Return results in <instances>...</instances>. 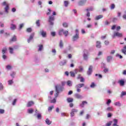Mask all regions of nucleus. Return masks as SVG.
I'll return each mask as SVG.
<instances>
[{"mask_svg":"<svg viewBox=\"0 0 126 126\" xmlns=\"http://www.w3.org/2000/svg\"><path fill=\"white\" fill-rule=\"evenodd\" d=\"M78 39H79V32L78 30H76L75 34L72 36V40L73 42H75L77 41Z\"/></svg>","mask_w":126,"mask_h":126,"instance_id":"f257e3e1","label":"nucleus"},{"mask_svg":"<svg viewBox=\"0 0 126 126\" xmlns=\"http://www.w3.org/2000/svg\"><path fill=\"white\" fill-rule=\"evenodd\" d=\"M55 21V17L53 16H50L49 17V22L50 25H54V21Z\"/></svg>","mask_w":126,"mask_h":126,"instance_id":"f03ea898","label":"nucleus"},{"mask_svg":"<svg viewBox=\"0 0 126 126\" xmlns=\"http://www.w3.org/2000/svg\"><path fill=\"white\" fill-rule=\"evenodd\" d=\"M2 5H5L6 7H5V12L8 13V9H9V6L8 5V3L6 1H4L2 2Z\"/></svg>","mask_w":126,"mask_h":126,"instance_id":"7ed1b4c3","label":"nucleus"},{"mask_svg":"<svg viewBox=\"0 0 126 126\" xmlns=\"http://www.w3.org/2000/svg\"><path fill=\"white\" fill-rule=\"evenodd\" d=\"M115 37H123V34L121 33H120L119 32H115L114 33V34L112 35V38H115Z\"/></svg>","mask_w":126,"mask_h":126,"instance_id":"20e7f679","label":"nucleus"},{"mask_svg":"<svg viewBox=\"0 0 126 126\" xmlns=\"http://www.w3.org/2000/svg\"><path fill=\"white\" fill-rule=\"evenodd\" d=\"M84 53L83 55L84 59L85 61H87V60H88V51L86 50H84Z\"/></svg>","mask_w":126,"mask_h":126,"instance_id":"39448f33","label":"nucleus"},{"mask_svg":"<svg viewBox=\"0 0 126 126\" xmlns=\"http://www.w3.org/2000/svg\"><path fill=\"white\" fill-rule=\"evenodd\" d=\"M87 1V0H81L78 2V4L80 6H83V5H84L86 3Z\"/></svg>","mask_w":126,"mask_h":126,"instance_id":"423d86ee","label":"nucleus"},{"mask_svg":"<svg viewBox=\"0 0 126 126\" xmlns=\"http://www.w3.org/2000/svg\"><path fill=\"white\" fill-rule=\"evenodd\" d=\"M77 112H78V110L77 109L73 108L71 111L70 117H74V114H75V113H77Z\"/></svg>","mask_w":126,"mask_h":126,"instance_id":"0eeeda50","label":"nucleus"},{"mask_svg":"<svg viewBox=\"0 0 126 126\" xmlns=\"http://www.w3.org/2000/svg\"><path fill=\"white\" fill-rule=\"evenodd\" d=\"M56 87H57V89L59 91V93L60 92H63V87H62L60 85L56 86L55 89H56Z\"/></svg>","mask_w":126,"mask_h":126,"instance_id":"6e6552de","label":"nucleus"},{"mask_svg":"<svg viewBox=\"0 0 126 126\" xmlns=\"http://www.w3.org/2000/svg\"><path fill=\"white\" fill-rule=\"evenodd\" d=\"M39 34L43 37L45 38L46 37V36H47V32H45L44 30H40L39 32Z\"/></svg>","mask_w":126,"mask_h":126,"instance_id":"1a4fd4ad","label":"nucleus"},{"mask_svg":"<svg viewBox=\"0 0 126 126\" xmlns=\"http://www.w3.org/2000/svg\"><path fill=\"white\" fill-rule=\"evenodd\" d=\"M34 36H35V33L32 32L29 38L28 39V42L29 43H30L31 41L33 39V38H34Z\"/></svg>","mask_w":126,"mask_h":126,"instance_id":"9d476101","label":"nucleus"},{"mask_svg":"<svg viewBox=\"0 0 126 126\" xmlns=\"http://www.w3.org/2000/svg\"><path fill=\"white\" fill-rule=\"evenodd\" d=\"M93 68V67L92 65L90 66V67L89 68V70L87 72V73H88V75H90L92 73Z\"/></svg>","mask_w":126,"mask_h":126,"instance_id":"9b49d317","label":"nucleus"},{"mask_svg":"<svg viewBox=\"0 0 126 126\" xmlns=\"http://www.w3.org/2000/svg\"><path fill=\"white\" fill-rule=\"evenodd\" d=\"M74 96L77 99H82V98H83V96H82V95H80L79 94H75Z\"/></svg>","mask_w":126,"mask_h":126,"instance_id":"f8f14e48","label":"nucleus"},{"mask_svg":"<svg viewBox=\"0 0 126 126\" xmlns=\"http://www.w3.org/2000/svg\"><path fill=\"white\" fill-rule=\"evenodd\" d=\"M85 84L84 83H81L77 84L75 86V88H81L84 86Z\"/></svg>","mask_w":126,"mask_h":126,"instance_id":"ddd939ff","label":"nucleus"},{"mask_svg":"<svg viewBox=\"0 0 126 126\" xmlns=\"http://www.w3.org/2000/svg\"><path fill=\"white\" fill-rule=\"evenodd\" d=\"M56 93L54 94V96L55 98H57L58 96H59V94H60V91L58 90V87H56Z\"/></svg>","mask_w":126,"mask_h":126,"instance_id":"4468645a","label":"nucleus"},{"mask_svg":"<svg viewBox=\"0 0 126 126\" xmlns=\"http://www.w3.org/2000/svg\"><path fill=\"white\" fill-rule=\"evenodd\" d=\"M96 48L100 49V48H101V42L97 41L96 42Z\"/></svg>","mask_w":126,"mask_h":126,"instance_id":"2eb2a0df","label":"nucleus"},{"mask_svg":"<svg viewBox=\"0 0 126 126\" xmlns=\"http://www.w3.org/2000/svg\"><path fill=\"white\" fill-rule=\"evenodd\" d=\"M33 105H34L33 101H29L27 104V107H31V106H33Z\"/></svg>","mask_w":126,"mask_h":126,"instance_id":"dca6fc26","label":"nucleus"},{"mask_svg":"<svg viewBox=\"0 0 126 126\" xmlns=\"http://www.w3.org/2000/svg\"><path fill=\"white\" fill-rule=\"evenodd\" d=\"M66 63H67V61L66 60H64L60 63V65L61 66L64 65Z\"/></svg>","mask_w":126,"mask_h":126,"instance_id":"f3484780","label":"nucleus"},{"mask_svg":"<svg viewBox=\"0 0 126 126\" xmlns=\"http://www.w3.org/2000/svg\"><path fill=\"white\" fill-rule=\"evenodd\" d=\"M113 122H114V124L112 125V126H119L118 125H117V124H118V120L117 119H114L113 120Z\"/></svg>","mask_w":126,"mask_h":126,"instance_id":"a211bd4d","label":"nucleus"},{"mask_svg":"<svg viewBox=\"0 0 126 126\" xmlns=\"http://www.w3.org/2000/svg\"><path fill=\"white\" fill-rule=\"evenodd\" d=\"M121 51L123 54H124V55H126V45L123 47V49H122Z\"/></svg>","mask_w":126,"mask_h":126,"instance_id":"6ab92c4d","label":"nucleus"},{"mask_svg":"<svg viewBox=\"0 0 126 126\" xmlns=\"http://www.w3.org/2000/svg\"><path fill=\"white\" fill-rule=\"evenodd\" d=\"M121 86H124L125 85V81L124 80H120L118 82Z\"/></svg>","mask_w":126,"mask_h":126,"instance_id":"aec40b11","label":"nucleus"},{"mask_svg":"<svg viewBox=\"0 0 126 126\" xmlns=\"http://www.w3.org/2000/svg\"><path fill=\"white\" fill-rule=\"evenodd\" d=\"M106 111L108 112H112L114 111V108H113V107H109L106 109Z\"/></svg>","mask_w":126,"mask_h":126,"instance_id":"412c9836","label":"nucleus"},{"mask_svg":"<svg viewBox=\"0 0 126 126\" xmlns=\"http://www.w3.org/2000/svg\"><path fill=\"white\" fill-rule=\"evenodd\" d=\"M103 17V15H100L98 16H96L95 18V20H99V19H101Z\"/></svg>","mask_w":126,"mask_h":126,"instance_id":"4be33fe9","label":"nucleus"},{"mask_svg":"<svg viewBox=\"0 0 126 126\" xmlns=\"http://www.w3.org/2000/svg\"><path fill=\"white\" fill-rule=\"evenodd\" d=\"M45 123L47 125H50L52 124V121H50L49 119H46L45 120Z\"/></svg>","mask_w":126,"mask_h":126,"instance_id":"5701e85b","label":"nucleus"},{"mask_svg":"<svg viewBox=\"0 0 126 126\" xmlns=\"http://www.w3.org/2000/svg\"><path fill=\"white\" fill-rule=\"evenodd\" d=\"M85 104H87V101H82V103L80 104V107H81V108H83L84 107Z\"/></svg>","mask_w":126,"mask_h":126,"instance_id":"b1692460","label":"nucleus"},{"mask_svg":"<svg viewBox=\"0 0 126 126\" xmlns=\"http://www.w3.org/2000/svg\"><path fill=\"white\" fill-rule=\"evenodd\" d=\"M67 85H68V86L69 87L72 86V82L70 80H68L67 82Z\"/></svg>","mask_w":126,"mask_h":126,"instance_id":"393cba45","label":"nucleus"},{"mask_svg":"<svg viewBox=\"0 0 126 126\" xmlns=\"http://www.w3.org/2000/svg\"><path fill=\"white\" fill-rule=\"evenodd\" d=\"M114 105L115 106H117L118 107H121V106H122V104L121 102H120V101L114 103Z\"/></svg>","mask_w":126,"mask_h":126,"instance_id":"a878e982","label":"nucleus"},{"mask_svg":"<svg viewBox=\"0 0 126 126\" xmlns=\"http://www.w3.org/2000/svg\"><path fill=\"white\" fill-rule=\"evenodd\" d=\"M67 101L68 103H71L73 102V98L68 97L67 98Z\"/></svg>","mask_w":126,"mask_h":126,"instance_id":"bb28decb","label":"nucleus"},{"mask_svg":"<svg viewBox=\"0 0 126 126\" xmlns=\"http://www.w3.org/2000/svg\"><path fill=\"white\" fill-rule=\"evenodd\" d=\"M10 29L11 30H14L16 29V26L15 25L12 24L11 25Z\"/></svg>","mask_w":126,"mask_h":126,"instance_id":"cd10ccee","label":"nucleus"},{"mask_svg":"<svg viewBox=\"0 0 126 126\" xmlns=\"http://www.w3.org/2000/svg\"><path fill=\"white\" fill-rule=\"evenodd\" d=\"M113 57L112 56H108L107 58V61L108 63H110L112 61Z\"/></svg>","mask_w":126,"mask_h":126,"instance_id":"c85d7f7f","label":"nucleus"},{"mask_svg":"<svg viewBox=\"0 0 126 126\" xmlns=\"http://www.w3.org/2000/svg\"><path fill=\"white\" fill-rule=\"evenodd\" d=\"M33 112H34V110H33L32 108L28 110V113L29 114H33Z\"/></svg>","mask_w":126,"mask_h":126,"instance_id":"c756f323","label":"nucleus"},{"mask_svg":"<svg viewBox=\"0 0 126 126\" xmlns=\"http://www.w3.org/2000/svg\"><path fill=\"white\" fill-rule=\"evenodd\" d=\"M63 34L64 35L65 37H67V36H68V31H63Z\"/></svg>","mask_w":126,"mask_h":126,"instance_id":"7c9ffc66","label":"nucleus"},{"mask_svg":"<svg viewBox=\"0 0 126 126\" xmlns=\"http://www.w3.org/2000/svg\"><path fill=\"white\" fill-rule=\"evenodd\" d=\"M86 10L87 11H93V10H94V8H93V7H91L89 8L86 9Z\"/></svg>","mask_w":126,"mask_h":126,"instance_id":"2f4dec72","label":"nucleus"},{"mask_svg":"<svg viewBox=\"0 0 126 126\" xmlns=\"http://www.w3.org/2000/svg\"><path fill=\"white\" fill-rule=\"evenodd\" d=\"M59 46L60 47V48H63V40H60Z\"/></svg>","mask_w":126,"mask_h":126,"instance_id":"473e14b6","label":"nucleus"},{"mask_svg":"<svg viewBox=\"0 0 126 126\" xmlns=\"http://www.w3.org/2000/svg\"><path fill=\"white\" fill-rule=\"evenodd\" d=\"M36 117L38 120H41V119H42V116L40 113H38L37 115H36Z\"/></svg>","mask_w":126,"mask_h":126,"instance_id":"72a5a7b5","label":"nucleus"},{"mask_svg":"<svg viewBox=\"0 0 126 126\" xmlns=\"http://www.w3.org/2000/svg\"><path fill=\"white\" fill-rule=\"evenodd\" d=\"M36 26H37V27H40V26L41 25L40 24V20H38L36 21Z\"/></svg>","mask_w":126,"mask_h":126,"instance_id":"f704fd0d","label":"nucleus"},{"mask_svg":"<svg viewBox=\"0 0 126 126\" xmlns=\"http://www.w3.org/2000/svg\"><path fill=\"white\" fill-rule=\"evenodd\" d=\"M6 51H7V49H6V48H4L2 50V54L3 55H4V54H5L6 53Z\"/></svg>","mask_w":126,"mask_h":126,"instance_id":"c9c22d12","label":"nucleus"},{"mask_svg":"<svg viewBox=\"0 0 126 126\" xmlns=\"http://www.w3.org/2000/svg\"><path fill=\"white\" fill-rule=\"evenodd\" d=\"M63 29H61L59 31V34L60 36L63 35Z\"/></svg>","mask_w":126,"mask_h":126,"instance_id":"e433bc0d","label":"nucleus"},{"mask_svg":"<svg viewBox=\"0 0 126 126\" xmlns=\"http://www.w3.org/2000/svg\"><path fill=\"white\" fill-rule=\"evenodd\" d=\"M54 108H55L54 105H52V106L48 107V111L51 112V111H52V110H53V109H54Z\"/></svg>","mask_w":126,"mask_h":126,"instance_id":"4c0bfd02","label":"nucleus"},{"mask_svg":"<svg viewBox=\"0 0 126 126\" xmlns=\"http://www.w3.org/2000/svg\"><path fill=\"white\" fill-rule=\"evenodd\" d=\"M70 74L72 77H74V76H75V74L74 72L70 71Z\"/></svg>","mask_w":126,"mask_h":126,"instance_id":"58836bf2","label":"nucleus"},{"mask_svg":"<svg viewBox=\"0 0 126 126\" xmlns=\"http://www.w3.org/2000/svg\"><path fill=\"white\" fill-rule=\"evenodd\" d=\"M11 41H12V42H15V41H16V36L14 35V36L12 38Z\"/></svg>","mask_w":126,"mask_h":126,"instance_id":"ea45409f","label":"nucleus"},{"mask_svg":"<svg viewBox=\"0 0 126 126\" xmlns=\"http://www.w3.org/2000/svg\"><path fill=\"white\" fill-rule=\"evenodd\" d=\"M79 72H82V71H83V67H82V66H80L79 67Z\"/></svg>","mask_w":126,"mask_h":126,"instance_id":"a19ab883","label":"nucleus"},{"mask_svg":"<svg viewBox=\"0 0 126 126\" xmlns=\"http://www.w3.org/2000/svg\"><path fill=\"white\" fill-rule=\"evenodd\" d=\"M126 92H122L121 93V97H123V96H126Z\"/></svg>","mask_w":126,"mask_h":126,"instance_id":"79ce46f5","label":"nucleus"},{"mask_svg":"<svg viewBox=\"0 0 126 126\" xmlns=\"http://www.w3.org/2000/svg\"><path fill=\"white\" fill-rule=\"evenodd\" d=\"M27 32H28L29 33L32 32V29H31V28H28L27 29Z\"/></svg>","mask_w":126,"mask_h":126,"instance_id":"37998d69","label":"nucleus"},{"mask_svg":"<svg viewBox=\"0 0 126 126\" xmlns=\"http://www.w3.org/2000/svg\"><path fill=\"white\" fill-rule=\"evenodd\" d=\"M95 83L94 82H92L90 86V87L91 88H94L95 87Z\"/></svg>","mask_w":126,"mask_h":126,"instance_id":"c03bdc74","label":"nucleus"},{"mask_svg":"<svg viewBox=\"0 0 126 126\" xmlns=\"http://www.w3.org/2000/svg\"><path fill=\"white\" fill-rule=\"evenodd\" d=\"M111 103H112V101L111 100V99H108L106 102V104L108 106H109Z\"/></svg>","mask_w":126,"mask_h":126,"instance_id":"a18cd8bd","label":"nucleus"},{"mask_svg":"<svg viewBox=\"0 0 126 126\" xmlns=\"http://www.w3.org/2000/svg\"><path fill=\"white\" fill-rule=\"evenodd\" d=\"M9 52L10 54H13V48H11V47H9Z\"/></svg>","mask_w":126,"mask_h":126,"instance_id":"49530a36","label":"nucleus"},{"mask_svg":"<svg viewBox=\"0 0 126 126\" xmlns=\"http://www.w3.org/2000/svg\"><path fill=\"white\" fill-rule=\"evenodd\" d=\"M63 27L66 28V27H67L68 26V25L67 23H63Z\"/></svg>","mask_w":126,"mask_h":126,"instance_id":"de8ad7c7","label":"nucleus"},{"mask_svg":"<svg viewBox=\"0 0 126 126\" xmlns=\"http://www.w3.org/2000/svg\"><path fill=\"white\" fill-rule=\"evenodd\" d=\"M116 57H117V58H120V59H123V56L119 54H117Z\"/></svg>","mask_w":126,"mask_h":126,"instance_id":"09e8293b","label":"nucleus"},{"mask_svg":"<svg viewBox=\"0 0 126 126\" xmlns=\"http://www.w3.org/2000/svg\"><path fill=\"white\" fill-rule=\"evenodd\" d=\"M56 102H57V100L56 99V98H54L53 100H51L50 101V103H56Z\"/></svg>","mask_w":126,"mask_h":126,"instance_id":"8fccbe9b","label":"nucleus"},{"mask_svg":"<svg viewBox=\"0 0 126 126\" xmlns=\"http://www.w3.org/2000/svg\"><path fill=\"white\" fill-rule=\"evenodd\" d=\"M115 7V5H114V4H111L110 6L111 9H114Z\"/></svg>","mask_w":126,"mask_h":126,"instance_id":"3c124183","label":"nucleus"},{"mask_svg":"<svg viewBox=\"0 0 126 126\" xmlns=\"http://www.w3.org/2000/svg\"><path fill=\"white\" fill-rule=\"evenodd\" d=\"M112 121H110L109 122L106 124V126H111V125H112Z\"/></svg>","mask_w":126,"mask_h":126,"instance_id":"603ef678","label":"nucleus"},{"mask_svg":"<svg viewBox=\"0 0 126 126\" xmlns=\"http://www.w3.org/2000/svg\"><path fill=\"white\" fill-rule=\"evenodd\" d=\"M64 6L66 7L67 5H68V2L67 1H64Z\"/></svg>","mask_w":126,"mask_h":126,"instance_id":"864d4df0","label":"nucleus"},{"mask_svg":"<svg viewBox=\"0 0 126 126\" xmlns=\"http://www.w3.org/2000/svg\"><path fill=\"white\" fill-rule=\"evenodd\" d=\"M12 83H13V81H12V80H10L8 81L9 85H11V84H12Z\"/></svg>","mask_w":126,"mask_h":126,"instance_id":"5fc2aeb1","label":"nucleus"},{"mask_svg":"<svg viewBox=\"0 0 126 126\" xmlns=\"http://www.w3.org/2000/svg\"><path fill=\"white\" fill-rule=\"evenodd\" d=\"M17 101V99H15L14 100V101H13V103H12L13 106H14V105H15V103H16Z\"/></svg>","mask_w":126,"mask_h":126,"instance_id":"6e6d98bb","label":"nucleus"},{"mask_svg":"<svg viewBox=\"0 0 126 126\" xmlns=\"http://www.w3.org/2000/svg\"><path fill=\"white\" fill-rule=\"evenodd\" d=\"M95 76H98L99 78H102V76L101 74H95Z\"/></svg>","mask_w":126,"mask_h":126,"instance_id":"4d7b16f0","label":"nucleus"},{"mask_svg":"<svg viewBox=\"0 0 126 126\" xmlns=\"http://www.w3.org/2000/svg\"><path fill=\"white\" fill-rule=\"evenodd\" d=\"M84 81H85V80L84 79V78L82 77L80 78V82H84Z\"/></svg>","mask_w":126,"mask_h":126,"instance_id":"13d9d810","label":"nucleus"},{"mask_svg":"<svg viewBox=\"0 0 126 126\" xmlns=\"http://www.w3.org/2000/svg\"><path fill=\"white\" fill-rule=\"evenodd\" d=\"M43 49V45H39V48L38 49V51H42V49Z\"/></svg>","mask_w":126,"mask_h":126,"instance_id":"bf43d9fd","label":"nucleus"},{"mask_svg":"<svg viewBox=\"0 0 126 126\" xmlns=\"http://www.w3.org/2000/svg\"><path fill=\"white\" fill-rule=\"evenodd\" d=\"M6 68L7 69L9 70V69H10L11 68V66H10V65H7V66H6Z\"/></svg>","mask_w":126,"mask_h":126,"instance_id":"052dcab7","label":"nucleus"},{"mask_svg":"<svg viewBox=\"0 0 126 126\" xmlns=\"http://www.w3.org/2000/svg\"><path fill=\"white\" fill-rule=\"evenodd\" d=\"M67 50H68V51H71V50H72V47H71V46L69 45L68 46Z\"/></svg>","mask_w":126,"mask_h":126,"instance_id":"680f3d73","label":"nucleus"},{"mask_svg":"<svg viewBox=\"0 0 126 126\" xmlns=\"http://www.w3.org/2000/svg\"><path fill=\"white\" fill-rule=\"evenodd\" d=\"M0 114H4V110L0 109Z\"/></svg>","mask_w":126,"mask_h":126,"instance_id":"e2e57ef3","label":"nucleus"},{"mask_svg":"<svg viewBox=\"0 0 126 126\" xmlns=\"http://www.w3.org/2000/svg\"><path fill=\"white\" fill-rule=\"evenodd\" d=\"M104 43H105V45H109V44L110 43V42H109V41L108 40H106L105 42H104Z\"/></svg>","mask_w":126,"mask_h":126,"instance_id":"0e129e2a","label":"nucleus"},{"mask_svg":"<svg viewBox=\"0 0 126 126\" xmlns=\"http://www.w3.org/2000/svg\"><path fill=\"white\" fill-rule=\"evenodd\" d=\"M116 30L117 31H120V30H121V27L120 26H118L116 28Z\"/></svg>","mask_w":126,"mask_h":126,"instance_id":"69168bd1","label":"nucleus"},{"mask_svg":"<svg viewBox=\"0 0 126 126\" xmlns=\"http://www.w3.org/2000/svg\"><path fill=\"white\" fill-rule=\"evenodd\" d=\"M87 16L88 17H90V12H89V11H87Z\"/></svg>","mask_w":126,"mask_h":126,"instance_id":"338daca9","label":"nucleus"},{"mask_svg":"<svg viewBox=\"0 0 126 126\" xmlns=\"http://www.w3.org/2000/svg\"><path fill=\"white\" fill-rule=\"evenodd\" d=\"M123 19H125V20H126V14L123 15Z\"/></svg>","mask_w":126,"mask_h":126,"instance_id":"774afa93","label":"nucleus"}]
</instances>
